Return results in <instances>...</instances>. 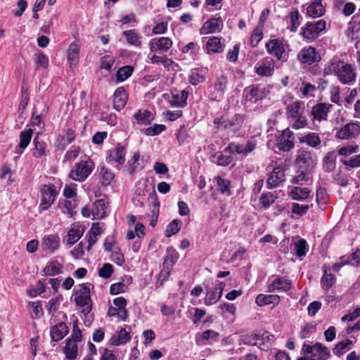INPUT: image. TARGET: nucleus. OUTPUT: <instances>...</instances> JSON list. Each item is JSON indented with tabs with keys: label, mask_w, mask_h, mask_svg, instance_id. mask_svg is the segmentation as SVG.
<instances>
[{
	"label": "nucleus",
	"mask_w": 360,
	"mask_h": 360,
	"mask_svg": "<svg viewBox=\"0 0 360 360\" xmlns=\"http://www.w3.org/2000/svg\"><path fill=\"white\" fill-rule=\"evenodd\" d=\"M93 167L91 161H81L71 169L69 176L73 180L83 181L91 173Z\"/></svg>",
	"instance_id": "7ed1b4c3"
},
{
	"label": "nucleus",
	"mask_w": 360,
	"mask_h": 360,
	"mask_svg": "<svg viewBox=\"0 0 360 360\" xmlns=\"http://www.w3.org/2000/svg\"><path fill=\"white\" fill-rule=\"evenodd\" d=\"M124 155L125 153L124 147L120 145H117L110 151L108 158L110 160L115 161L119 165H122L125 161Z\"/></svg>",
	"instance_id": "f704fd0d"
},
{
	"label": "nucleus",
	"mask_w": 360,
	"mask_h": 360,
	"mask_svg": "<svg viewBox=\"0 0 360 360\" xmlns=\"http://www.w3.org/2000/svg\"><path fill=\"white\" fill-rule=\"evenodd\" d=\"M298 60L302 64L312 65L319 63L321 59V55L312 46L303 48L297 55Z\"/></svg>",
	"instance_id": "0eeeda50"
},
{
	"label": "nucleus",
	"mask_w": 360,
	"mask_h": 360,
	"mask_svg": "<svg viewBox=\"0 0 360 360\" xmlns=\"http://www.w3.org/2000/svg\"><path fill=\"white\" fill-rule=\"evenodd\" d=\"M80 46L76 42H72L68 51V58L70 66L75 65L79 60Z\"/></svg>",
	"instance_id": "c756f323"
},
{
	"label": "nucleus",
	"mask_w": 360,
	"mask_h": 360,
	"mask_svg": "<svg viewBox=\"0 0 360 360\" xmlns=\"http://www.w3.org/2000/svg\"><path fill=\"white\" fill-rule=\"evenodd\" d=\"M309 208V206L307 205H300L295 202L292 205V212L301 217L307 213Z\"/></svg>",
	"instance_id": "052dcab7"
},
{
	"label": "nucleus",
	"mask_w": 360,
	"mask_h": 360,
	"mask_svg": "<svg viewBox=\"0 0 360 360\" xmlns=\"http://www.w3.org/2000/svg\"><path fill=\"white\" fill-rule=\"evenodd\" d=\"M257 147V141L253 138L248 140L245 144H236L231 143L224 150V153H236L240 155L242 154L245 156L255 150Z\"/></svg>",
	"instance_id": "423d86ee"
},
{
	"label": "nucleus",
	"mask_w": 360,
	"mask_h": 360,
	"mask_svg": "<svg viewBox=\"0 0 360 360\" xmlns=\"http://www.w3.org/2000/svg\"><path fill=\"white\" fill-rule=\"evenodd\" d=\"M353 342L349 339L338 342L333 348V352L335 355L340 357L347 351L352 349Z\"/></svg>",
	"instance_id": "e433bc0d"
},
{
	"label": "nucleus",
	"mask_w": 360,
	"mask_h": 360,
	"mask_svg": "<svg viewBox=\"0 0 360 360\" xmlns=\"http://www.w3.org/2000/svg\"><path fill=\"white\" fill-rule=\"evenodd\" d=\"M64 352L67 359H75L77 356V345L73 340H67Z\"/></svg>",
	"instance_id": "79ce46f5"
},
{
	"label": "nucleus",
	"mask_w": 360,
	"mask_h": 360,
	"mask_svg": "<svg viewBox=\"0 0 360 360\" xmlns=\"http://www.w3.org/2000/svg\"><path fill=\"white\" fill-rule=\"evenodd\" d=\"M306 241L304 239H300L297 242L295 243V252L299 257L305 255L306 254Z\"/></svg>",
	"instance_id": "680f3d73"
},
{
	"label": "nucleus",
	"mask_w": 360,
	"mask_h": 360,
	"mask_svg": "<svg viewBox=\"0 0 360 360\" xmlns=\"http://www.w3.org/2000/svg\"><path fill=\"white\" fill-rule=\"evenodd\" d=\"M133 72V68L131 66H124L118 70L116 74L117 79L123 82L129 77Z\"/></svg>",
	"instance_id": "8fccbe9b"
},
{
	"label": "nucleus",
	"mask_w": 360,
	"mask_h": 360,
	"mask_svg": "<svg viewBox=\"0 0 360 360\" xmlns=\"http://www.w3.org/2000/svg\"><path fill=\"white\" fill-rule=\"evenodd\" d=\"M182 222L179 219L172 220L167 226L165 232V236L169 238L172 236L177 233L181 229Z\"/></svg>",
	"instance_id": "c03bdc74"
},
{
	"label": "nucleus",
	"mask_w": 360,
	"mask_h": 360,
	"mask_svg": "<svg viewBox=\"0 0 360 360\" xmlns=\"http://www.w3.org/2000/svg\"><path fill=\"white\" fill-rule=\"evenodd\" d=\"M63 269V264L56 260H53L47 263L42 272L44 276H53L62 274Z\"/></svg>",
	"instance_id": "393cba45"
},
{
	"label": "nucleus",
	"mask_w": 360,
	"mask_h": 360,
	"mask_svg": "<svg viewBox=\"0 0 360 360\" xmlns=\"http://www.w3.org/2000/svg\"><path fill=\"white\" fill-rule=\"evenodd\" d=\"M360 134V123L349 122L343 126L336 134L342 140L354 139Z\"/></svg>",
	"instance_id": "9d476101"
},
{
	"label": "nucleus",
	"mask_w": 360,
	"mask_h": 360,
	"mask_svg": "<svg viewBox=\"0 0 360 360\" xmlns=\"http://www.w3.org/2000/svg\"><path fill=\"white\" fill-rule=\"evenodd\" d=\"M285 181V169L282 167H275L266 179L269 189L277 187Z\"/></svg>",
	"instance_id": "2eb2a0df"
},
{
	"label": "nucleus",
	"mask_w": 360,
	"mask_h": 360,
	"mask_svg": "<svg viewBox=\"0 0 360 360\" xmlns=\"http://www.w3.org/2000/svg\"><path fill=\"white\" fill-rule=\"evenodd\" d=\"M130 339L129 333L125 328H121L119 331L111 337L110 343L112 345L118 346L127 342Z\"/></svg>",
	"instance_id": "a878e982"
},
{
	"label": "nucleus",
	"mask_w": 360,
	"mask_h": 360,
	"mask_svg": "<svg viewBox=\"0 0 360 360\" xmlns=\"http://www.w3.org/2000/svg\"><path fill=\"white\" fill-rule=\"evenodd\" d=\"M206 49L208 53L221 52L222 51L221 39L217 37H212L207 41Z\"/></svg>",
	"instance_id": "ea45409f"
},
{
	"label": "nucleus",
	"mask_w": 360,
	"mask_h": 360,
	"mask_svg": "<svg viewBox=\"0 0 360 360\" xmlns=\"http://www.w3.org/2000/svg\"><path fill=\"white\" fill-rule=\"evenodd\" d=\"M263 37V28L262 26H257V27L254 30L253 33L252 34L250 43L252 47H255L258 45L259 42L262 40Z\"/></svg>",
	"instance_id": "09e8293b"
},
{
	"label": "nucleus",
	"mask_w": 360,
	"mask_h": 360,
	"mask_svg": "<svg viewBox=\"0 0 360 360\" xmlns=\"http://www.w3.org/2000/svg\"><path fill=\"white\" fill-rule=\"evenodd\" d=\"M302 105L303 103L301 101H295L289 105L287 108L288 117L293 120L295 117L302 114L300 108Z\"/></svg>",
	"instance_id": "a18cd8bd"
},
{
	"label": "nucleus",
	"mask_w": 360,
	"mask_h": 360,
	"mask_svg": "<svg viewBox=\"0 0 360 360\" xmlns=\"http://www.w3.org/2000/svg\"><path fill=\"white\" fill-rule=\"evenodd\" d=\"M172 39L165 37L152 39L149 42L151 52H167L172 47Z\"/></svg>",
	"instance_id": "4468645a"
},
{
	"label": "nucleus",
	"mask_w": 360,
	"mask_h": 360,
	"mask_svg": "<svg viewBox=\"0 0 360 360\" xmlns=\"http://www.w3.org/2000/svg\"><path fill=\"white\" fill-rule=\"evenodd\" d=\"M255 302L259 306L267 305L270 304H278L280 302V297L277 295L260 294L256 297Z\"/></svg>",
	"instance_id": "473e14b6"
},
{
	"label": "nucleus",
	"mask_w": 360,
	"mask_h": 360,
	"mask_svg": "<svg viewBox=\"0 0 360 360\" xmlns=\"http://www.w3.org/2000/svg\"><path fill=\"white\" fill-rule=\"evenodd\" d=\"M34 149L33 150V155L36 158H40L45 154L44 143L38 140V137H35L33 141Z\"/></svg>",
	"instance_id": "864d4df0"
},
{
	"label": "nucleus",
	"mask_w": 360,
	"mask_h": 360,
	"mask_svg": "<svg viewBox=\"0 0 360 360\" xmlns=\"http://www.w3.org/2000/svg\"><path fill=\"white\" fill-rule=\"evenodd\" d=\"M113 272V267L110 264L105 263L98 271V275L100 277L104 278H108L111 276Z\"/></svg>",
	"instance_id": "bf43d9fd"
},
{
	"label": "nucleus",
	"mask_w": 360,
	"mask_h": 360,
	"mask_svg": "<svg viewBox=\"0 0 360 360\" xmlns=\"http://www.w3.org/2000/svg\"><path fill=\"white\" fill-rule=\"evenodd\" d=\"M126 290L127 285L122 282H119L111 285L110 292L112 295H117L124 292Z\"/></svg>",
	"instance_id": "338daca9"
},
{
	"label": "nucleus",
	"mask_w": 360,
	"mask_h": 360,
	"mask_svg": "<svg viewBox=\"0 0 360 360\" xmlns=\"http://www.w3.org/2000/svg\"><path fill=\"white\" fill-rule=\"evenodd\" d=\"M107 208L108 203L104 199L98 200L94 204L92 214L98 219L103 218L106 214Z\"/></svg>",
	"instance_id": "7c9ffc66"
},
{
	"label": "nucleus",
	"mask_w": 360,
	"mask_h": 360,
	"mask_svg": "<svg viewBox=\"0 0 360 360\" xmlns=\"http://www.w3.org/2000/svg\"><path fill=\"white\" fill-rule=\"evenodd\" d=\"M292 288V283L290 281L283 278V277H276L269 286V292H274L276 290H281L287 292Z\"/></svg>",
	"instance_id": "4be33fe9"
},
{
	"label": "nucleus",
	"mask_w": 360,
	"mask_h": 360,
	"mask_svg": "<svg viewBox=\"0 0 360 360\" xmlns=\"http://www.w3.org/2000/svg\"><path fill=\"white\" fill-rule=\"evenodd\" d=\"M276 198L277 196L274 195L273 193L268 192L263 193L261 195L259 198V202L262 205V207L267 209L270 207L271 205L274 203Z\"/></svg>",
	"instance_id": "de8ad7c7"
},
{
	"label": "nucleus",
	"mask_w": 360,
	"mask_h": 360,
	"mask_svg": "<svg viewBox=\"0 0 360 360\" xmlns=\"http://www.w3.org/2000/svg\"><path fill=\"white\" fill-rule=\"evenodd\" d=\"M215 179L217 181L220 191L223 193H227L228 195H230V181L228 179H222L220 176L216 177Z\"/></svg>",
	"instance_id": "603ef678"
},
{
	"label": "nucleus",
	"mask_w": 360,
	"mask_h": 360,
	"mask_svg": "<svg viewBox=\"0 0 360 360\" xmlns=\"http://www.w3.org/2000/svg\"><path fill=\"white\" fill-rule=\"evenodd\" d=\"M188 79L192 85L196 86L205 81V77L198 72L193 71L189 75Z\"/></svg>",
	"instance_id": "0e129e2a"
},
{
	"label": "nucleus",
	"mask_w": 360,
	"mask_h": 360,
	"mask_svg": "<svg viewBox=\"0 0 360 360\" xmlns=\"http://www.w3.org/2000/svg\"><path fill=\"white\" fill-rule=\"evenodd\" d=\"M302 350L304 354L308 355L309 360H328L330 357L329 349L319 342L313 346L304 344Z\"/></svg>",
	"instance_id": "f03ea898"
},
{
	"label": "nucleus",
	"mask_w": 360,
	"mask_h": 360,
	"mask_svg": "<svg viewBox=\"0 0 360 360\" xmlns=\"http://www.w3.org/2000/svg\"><path fill=\"white\" fill-rule=\"evenodd\" d=\"M266 49L269 53L274 56L278 60L284 58L283 56L285 48L282 41L279 39L270 40L266 44Z\"/></svg>",
	"instance_id": "aec40b11"
},
{
	"label": "nucleus",
	"mask_w": 360,
	"mask_h": 360,
	"mask_svg": "<svg viewBox=\"0 0 360 360\" xmlns=\"http://www.w3.org/2000/svg\"><path fill=\"white\" fill-rule=\"evenodd\" d=\"M227 78L223 75L217 77L214 84L209 88L208 97L212 101H221L227 86Z\"/></svg>",
	"instance_id": "20e7f679"
},
{
	"label": "nucleus",
	"mask_w": 360,
	"mask_h": 360,
	"mask_svg": "<svg viewBox=\"0 0 360 360\" xmlns=\"http://www.w3.org/2000/svg\"><path fill=\"white\" fill-rule=\"evenodd\" d=\"M323 269L324 274L321 279V283L324 290H328L335 283V278L332 274L328 273V268L326 266H324Z\"/></svg>",
	"instance_id": "37998d69"
},
{
	"label": "nucleus",
	"mask_w": 360,
	"mask_h": 360,
	"mask_svg": "<svg viewBox=\"0 0 360 360\" xmlns=\"http://www.w3.org/2000/svg\"><path fill=\"white\" fill-rule=\"evenodd\" d=\"M357 149H358V146L356 145L347 146L340 148L338 150V153L340 155H342V156H347L354 153H356Z\"/></svg>",
	"instance_id": "774afa93"
},
{
	"label": "nucleus",
	"mask_w": 360,
	"mask_h": 360,
	"mask_svg": "<svg viewBox=\"0 0 360 360\" xmlns=\"http://www.w3.org/2000/svg\"><path fill=\"white\" fill-rule=\"evenodd\" d=\"M60 238L57 235L46 236L41 242L43 251L48 253H53L59 248Z\"/></svg>",
	"instance_id": "412c9836"
},
{
	"label": "nucleus",
	"mask_w": 360,
	"mask_h": 360,
	"mask_svg": "<svg viewBox=\"0 0 360 360\" xmlns=\"http://www.w3.org/2000/svg\"><path fill=\"white\" fill-rule=\"evenodd\" d=\"M84 232V228L82 226H77L71 229L67 236L66 243L69 245H74L82 236Z\"/></svg>",
	"instance_id": "c85d7f7f"
},
{
	"label": "nucleus",
	"mask_w": 360,
	"mask_h": 360,
	"mask_svg": "<svg viewBox=\"0 0 360 360\" xmlns=\"http://www.w3.org/2000/svg\"><path fill=\"white\" fill-rule=\"evenodd\" d=\"M333 105L327 103H319L314 105L311 110L312 121L321 122L328 120V112L331 110Z\"/></svg>",
	"instance_id": "1a4fd4ad"
},
{
	"label": "nucleus",
	"mask_w": 360,
	"mask_h": 360,
	"mask_svg": "<svg viewBox=\"0 0 360 360\" xmlns=\"http://www.w3.org/2000/svg\"><path fill=\"white\" fill-rule=\"evenodd\" d=\"M134 120L139 124H149L153 120V115L148 110H139L134 115Z\"/></svg>",
	"instance_id": "cd10ccee"
},
{
	"label": "nucleus",
	"mask_w": 360,
	"mask_h": 360,
	"mask_svg": "<svg viewBox=\"0 0 360 360\" xmlns=\"http://www.w3.org/2000/svg\"><path fill=\"white\" fill-rule=\"evenodd\" d=\"M310 174L309 172L302 171L300 174L293 177V179H292V183L303 184L304 183L310 181Z\"/></svg>",
	"instance_id": "6e6d98bb"
},
{
	"label": "nucleus",
	"mask_w": 360,
	"mask_h": 360,
	"mask_svg": "<svg viewBox=\"0 0 360 360\" xmlns=\"http://www.w3.org/2000/svg\"><path fill=\"white\" fill-rule=\"evenodd\" d=\"M224 287L225 283L219 281L216 284L214 288L210 289L207 292V295L205 298V304L206 305L215 304L221 298Z\"/></svg>",
	"instance_id": "dca6fc26"
},
{
	"label": "nucleus",
	"mask_w": 360,
	"mask_h": 360,
	"mask_svg": "<svg viewBox=\"0 0 360 360\" xmlns=\"http://www.w3.org/2000/svg\"><path fill=\"white\" fill-rule=\"evenodd\" d=\"M243 121L242 115L236 114L231 118L224 120L221 123V127L228 132L236 133L241 129Z\"/></svg>",
	"instance_id": "f8f14e48"
},
{
	"label": "nucleus",
	"mask_w": 360,
	"mask_h": 360,
	"mask_svg": "<svg viewBox=\"0 0 360 360\" xmlns=\"http://www.w3.org/2000/svg\"><path fill=\"white\" fill-rule=\"evenodd\" d=\"M300 13L297 10L290 12V27L292 32H295L300 25Z\"/></svg>",
	"instance_id": "5fc2aeb1"
},
{
	"label": "nucleus",
	"mask_w": 360,
	"mask_h": 360,
	"mask_svg": "<svg viewBox=\"0 0 360 360\" xmlns=\"http://www.w3.org/2000/svg\"><path fill=\"white\" fill-rule=\"evenodd\" d=\"M123 35L126 37L128 44L139 47L141 46V36L134 30L124 31L123 32Z\"/></svg>",
	"instance_id": "a19ab883"
},
{
	"label": "nucleus",
	"mask_w": 360,
	"mask_h": 360,
	"mask_svg": "<svg viewBox=\"0 0 360 360\" xmlns=\"http://www.w3.org/2000/svg\"><path fill=\"white\" fill-rule=\"evenodd\" d=\"M223 27V20L221 18H214L205 22L200 30L201 34H207L219 32Z\"/></svg>",
	"instance_id": "a211bd4d"
},
{
	"label": "nucleus",
	"mask_w": 360,
	"mask_h": 360,
	"mask_svg": "<svg viewBox=\"0 0 360 360\" xmlns=\"http://www.w3.org/2000/svg\"><path fill=\"white\" fill-rule=\"evenodd\" d=\"M325 8L321 0H315L307 8V13L311 18H318L323 15Z\"/></svg>",
	"instance_id": "bb28decb"
},
{
	"label": "nucleus",
	"mask_w": 360,
	"mask_h": 360,
	"mask_svg": "<svg viewBox=\"0 0 360 360\" xmlns=\"http://www.w3.org/2000/svg\"><path fill=\"white\" fill-rule=\"evenodd\" d=\"M294 134L289 129H285L277 140L278 148L283 152H288L294 148Z\"/></svg>",
	"instance_id": "9b49d317"
},
{
	"label": "nucleus",
	"mask_w": 360,
	"mask_h": 360,
	"mask_svg": "<svg viewBox=\"0 0 360 360\" xmlns=\"http://www.w3.org/2000/svg\"><path fill=\"white\" fill-rule=\"evenodd\" d=\"M274 60L266 57L256 64L255 72L259 76L270 77L274 74Z\"/></svg>",
	"instance_id": "ddd939ff"
},
{
	"label": "nucleus",
	"mask_w": 360,
	"mask_h": 360,
	"mask_svg": "<svg viewBox=\"0 0 360 360\" xmlns=\"http://www.w3.org/2000/svg\"><path fill=\"white\" fill-rule=\"evenodd\" d=\"M165 129V126L163 124H155L152 127L147 128L145 130V134L147 136H155L160 134Z\"/></svg>",
	"instance_id": "13d9d810"
},
{
	"label": "nucleus",
	"mask_w": 360,
	"mask_h": 360,
	"mask_svg": "<svg viewBox=\"0 0 360 360\" xmlns=\"http://www.w3.org/2000/svg\"><path fill=\"white\" fill-rule=\"evenodd\" d=\"M292 120L293 121L292 127L296 129L304 128L307 124V119L306 116L302 114H300Z\"/></svg>",
	"instance_id": "4d7b16f0"
},
{
	"label": "nucleus",
	"mask_w": 360,
	"mask_h": 360,
	"mask_svg": "<svg viewBox=\"0 0 360 360\" xmlns=\"http://www.w3.org/2000/svg\"><path fill=\"white\" fill-rule=\"evenodd\" d=\"M317 158L314 153L302 150L297 156L296 162L300 167H314L316 165Z\"/></svg>",
	"instance_id": "6ab92c4d"
},
{
	"label": "nucleus",
	"mask_w": 360,
	"mask_h": 360,
	"mask_svg": "<svg viewBox=\"0 0 360 360\" xmlns=\"http://www.w3.org/2000/svg\"><path fill=\"white\" fill-rule=\"evenodd\" d=\"M187 98L188 92L186 91H182L176 94L172 93L169 103L173 106L182 108L186 105Z\"/></svg>",
	"instance_id": "2f4dec72"
},
{
	"label": "nucleus",
	"mask_w": 360,
	"mask_h": 360,
	"mask_svg": "<svg viewBox=\"0 0 360 360\" xmlns=\"http://www.w3.org/2000/svg\"><path fill=\"white\" fill-rule=\"evenodd\" d=\"M111 259L119 266H122L124 263V255L120 252L118 248L112 252Z\"/></svg>",
	"instance_id": "69168bd1"
},
{
	"label": "nucleus",
	"mask_w": 360,
	"mask_h": 360,
	"mask_svg": "<svg viewBox=\"0 0 360 360\" xmlns=\"http://www.w3.org/2000/svg\"><path fill=\"white\" fill-rule=\"evenodd\" d=\"M101 184L104 186H108L110 184L112 180L114 179V174L105 167L101 168Z\"/></svg>",
	"instance_id": "3c124183"
},
{
	"label": "nucleus",
	"mask_w": 360,
	"mask_h": 360,
	"mask_svg": "<svg viewBox=\"0 0 360 360\" xmlns=\"http://www.w3.org/2000/svg\"><path fill=\"white\" fill-rule=\"evenodd\" d=\"M310 190L308 188L299 186L293 187L290 192V195L293 200H304L309 197Z\"/></svg>",
	"instance_id": "c9c22d12"
},
{
	"label": "nucleus",
	"mask_w": 360,
	"mask_h": 360,
	"mask_svg": "<svg viewBox=\"0 0 360 360\" xmlns=\"http://www.w3.org/2000/svg\"><path fill=\"white\" fill-rule=\"evenodd\" d=\"M244 94L245 101L256 102L262 98L259 88L254 86L246 88L244 91Z\"/></svg>",
	"instance_id": "58836bf2"
},
{
	"label": "nucleus",
	"mask_w": 360,
	"mask_h": 360,
	"mask_svg": "<svg viewBox=\"0 0 360 360\" xmlns=\"http://www.w3.org/2000/svg\"><path fill=\"white\" fill-rule=\"evenodd\" d=\"M299 139L300 143H305L312 148H316L321 143L320 136L315 132L309 133L300 137Z\"/></svg>",
	"instance_id": "4c0bfd02"
},
{
	"label": "nucleus",
	"mask_w": 360,
	"mask_h": 360,
	"mask_svg": "<svg viewBox=\"0 0 360 360\" xmlns=\"http://www.w3.org/2000/svg\"><path fill=\"white\" fill-rule=\"evenodd\" d=\"M233 161L231 155H225L223 153H219L217 157V164L220 166H227Z\"/></svg>",
	"instance_id": "e2e57ef3"
},
{
	"label": "nucleus",
	"mask_w": 360,
	"mask_h": 360,
	"mask_svg": "<svg viewBox=\"0 0 360 360\" xmlns=\"http://www.w3.org/2000/svg\"><path fill=\"white\" fill-rule=\"evenodd\" d=\"M32 136V130L29 129L25 131H21L20 134V143L18 147L20 149L23 150L30 143Z\"/></svg>",
	"instance_id": "49530a36"
},
{
	"label": "nucleus",
	"mask_w": 360,
	"mask_h": 360,
	"mask_svg": "<svg viewBox=\"0 0 360 360\" xmlns=\"http://www.w3.org/2000/svg\"><path fill=\"white\" fill-rule=\"evenodd\" d=\"M326 21L319 20L314 22H307L304 27L302 28L303 37L313 41L316 39L320 32L326 29Z\"/></svg>",
	"instance_id": "39448f33"
},
{
	"label": "nucleus",
	"mask_w": 360,
	"mask_h": 360,
	"mask_svg": "<svg viewBox=\"0 0 360 360\" xmlns=\"http://www.w3.org/2000/svg\"><path fill=\"white\" fill-rule=\"evenodd\" d=\"M127 95L123 87L117 88L113 95V107L117 110L122 109L127 103Z\"/></svg>",
	"instance_id": "5701e85b"
},
{
	"label": "nucleus",
	"mask_w": 360,
	"mask_h": 360,
	"mask_svg": "<svg viewBox=\"0 0 360 360\" xmlns=\"http://www.w3.org/2000/svg\"><path fill=\"white\" fill-rule=\"evenodd\" d=\"M76 297L75 301L76 304L80 307L88 306L90 299L89 288L85 284H81L75 292Z\"/></svg>",
	"instance_id": "f3484780"
},
{
	"label": "nucleus",
	"mask_w": 360,
	"mask_h": 360,
	"mask_svg": "<svg viewBox=\"0 0 360 360\" xmlns=\"http://www.w3.org/2000/svg\"><path fill=\"white\" fill-rule=\"evenodd\" d=\"M334 73L340 83L345 85H352L356 81L355 69L349 63H345L338 58H334L323 69L325 75Z\"/></svg>",
	"instance_id": "f257e3e1"
},
{
	"label": "nucleus",
	"mask_w": 360,
	"mask_h": 360,
	"mask_svg": "<svg viewBox=\"0 0 360 360\" xmlns=\"http://www.w3.org/2000/svg\"><path fill=\"white\" fill-rule=\"evenodd\" d=\"M41 192V203L39 205L40 210H47L55 200L56 191L53 185H44L40 190Z\"/></svg>",
	"instance_id": "6e6552de"
},
{
	"label": "nucleus",
	"mask_w": 360,
	"mask_h": 360,
	"mask_svg": "<svg viewBox=\"0 0 360 360\" xmlns=\"http://www.w3.org/2000/svg\"><path fill=\"white\" fill-rule=\"evenodd\" d=\"M151 200H152V205H151V212L153 213L152 219L150 222V225L153 227H154L158 221V218L159 215V206L160 202L158 200L157 195L155 193H150L149 195Z\"/></svg>",
	"instance_id": "72a5a7b5"
},
{
	"label": "nucleus",
	"mask_w": 360,
	"mask_h": 360,
	"mask_svg": "<svg viewBox=\"0 0 360 360\" xmlns=\"http://www.w3.org/2000/svg\"><path fill=\"white\" fill-rule=\"evenodd\" d=\"M68 329L64 323H59L51 328V339L54 342L62 340L68 333Z\"/></svg>",
	"instance_id": "b1692460"
}]
</instances>
